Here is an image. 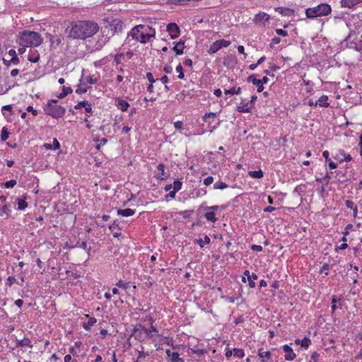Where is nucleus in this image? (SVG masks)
I'll return each mask as SVG.
<instances>
[{
  "instance_id": "f257e3e1",
  "label": "nucleus",
  "mask_w": 362,
  "mask_h": 362,
  "mask_svg": "<svg viewBox=\"0 0 362 362\" xmlns=\"http://www.w3.org/2000/svg\"><path fill=\"white\" fill-rule=\"evenodd\" d=\"M98 30L99 25L97 23L82 21L72 24L70 30L67 28L66 32L70 37L86 39L94 35Z\"/></svg>"
},
{
  "instance_id": "f03ea898",
  "label": "nucleus",
  "mask_w": 362,
  "mask_h": 362,
  "mask_svg": "<svg viewBox=\"0 0 362 362\" xmlns=\"http://www.w3.org/2000/svg\"><path fill=\"white\" fill-rule=\"evenodd\" d=\"M18 43L23 47H37L42 42V38L36 32L25 30L19 34Z\"/></svg>"
},
{
  "instance_id": "7ed1b4c3",
  "label": "nucleus",
  "mask_w": 362,
  "mask_h": 362,
  "mask_svg": "<svg viewBox=\"0 0 362 362\" xmlns=\"http://www.w3.org/2000/svg\"><path fill=\"white\" fill-rule=\"evenodd\" d=\"M57 100H49L44 108L45 113L52 117L58 119L63 117L65 114V107L57 104Z\"/></svg>"
},
{
  "instance_id": "20e7f679",
  "label": "nucleus",
  "mask_w": 362,
  "mask_h": 362,
  "mask_svg": "<svg viewBox=\"0 0 362 362\" xmlns=\"http://www.w3.org/2000/svg\"><path fill=\"white\" fill-rule=\"evenodd\" d=\"M331 12V7L327 4H320L317 6L308 8L305 10V15L308 18H315L327 16Z\"/></svg>"
},
{
  "instance_id": "39448f33",
  "label": "nucleus",
  "mask_w": 362,
  "mask_h": 362,
  "mask_svg": "<svg viewBox=\"0 0 362 362\" xmlns=\"http://www.w3.org/2000/svg\"><path fill=\"white\" fill-rule=\"evenodd\" d=\"M130 37L133 40H135L136 42H139L142 44H146L150 41V39L146 37L142 31L137 28V26H134L130 32L128 33L127 37L125 40L126 43L130 42Z\"/></svg>"
},
{
  "instance_id": "423d86ee",
  "label": "nucleus",
  "mask_w": 362,
  "mask_h": 362,
  "mask_svg": "<svg viewBox=\"0 0 362 362\" xmlns=\"http://www.w3.org/2000/svg\"><path fill=\"white\" fill-rule=\"evenodd\" d=\"M136 26L140 30V31H142L144 34L146 35V37H147L150 40L152 37H155L156 30L149 25L140 24L137 25Z\"/></svg>"
},
{
  "instance_id": "0eeeda50",
  "label": "nucleus",
  "mask_w": 362,
  "mask_h": 362,
  "mask_svg": "<svg viewBox=\"0 0 362 362\" xmlns=\"http://www.w3.org/2000/svg\"><path fill=\"white\" fill-rule=\"evenodd\" d=\"M167 31L169 33L171 38L175 39L180 35V28L177 24L170 23L167 25Z\"/></svg>"
},
{
  "instance_id": "6e6552de",
  "label": "nucleus",
  "mask_w": 362,
  "mask_h": 362,
  "mask_svg": "<svg viewBox=\"0 0 362 362\" xmlns=\"http://www.w3.org/2000/svg\"><path fill=\"white\" fill-rule=\"evenodd\" d=\"M269 18L270 16L269 14L264 12H260L255 16L254 22L255 23H262L264 25L265 23L269 20Z\"/></svg>"
},
{
  "instance_id": "1a4fd4ad",
  "label": "nucleus",
  "mask_w": 362,
  "mask_h": 362,
  "mask_svg": "<svg viewBox=\"0 0 362 362\" xmlns=\"http://www.w3.org/2000/svg\"><path fill=\"white\" fill-rule=\"evenodd\" d=\"M253 108L252 103L241 101L238 105L237 109L239 112H250Z\"/></svg>"
},
{
  "instance_id": "9d476101",
  "label": "nucleus",
  "mask_w": 362,
  "mask_h": 362,
  "mask_svg": "<svg viewBox=\"0 0 362 362\" xmlns=\"http://www.w3.org/2000/svg\"><path fill=\"white\" fill-rule=\"evenodd\" d=\"M282 349L283 351L286 353L284 357L286 361H293L296 358V355L290 346L285 344L283 346Z\"/></svg>"
},
{
  "instance_id": "9b49d317",
  "label": "nucleus",
  "mask_w": 362,
  "mask_h": 362,
  "mask_svg": "<svg viewBox=\"0 0 362 362\" xmlns=\"http://www.w3.org/2000/svg\"><path fill=\"white\" fill-rule=\"evenodd\" d=\"M247 81L252 83L253 85H255L257 87V91L258 92H262L264 90V86H262L260 79H257L256 78V76L255 74L250 75L247 78Z\"/></svg>"
},
{
  "instance_id": "f8f14e48",
  "label": "nucleus",
  "mask_w": 362,
  "mask_h": 362,
  "mask_svg": "<svg viewBox=\"0 0 362 362\" xmlns=\"http://www.w3.org/2000/svg\"><path fill=\"white\" fill-rule=\"evenodd\" d=\"M166 354L170 358V362H185L184 360L180 357L177 352H172L169 349L166 350Z\"/></svg>"
},
{
  "instance_id": "ddd939ff",
  "label": "nucleus",
  "mask_w": 362,
  "mask_h": 362,
  "mask_svg": "<svg viewBox=\"0 0 362 362\" xmlns=\"http://www.w3.org/2000/svg\"><path fill=\"white\" fill-rule=\"evenodd\" d=\"M122 25L123 23L120 20L115 19L112 21V23L110 24L111 30L115 33L121 32L122 30Z\"/></svg>"
},
{
  "instance_id": "4468645a",
  "label": "nucleus",
  "mask_w": 362,
  "mask_h": 362,
  "mask_svg": "<svg viewBox=\"0 0 362 362\" xmlns=\"http://www.w3.org/2000/svg\"><path fill=\"white\" fill-rule=\"evenodd\" d=\"M361 1L362 0H341V4L344 7L351 8Z\"/></svg>"
},
{
  "instance_id": "2eb2a0df",
  "label": "nucleus",
  "mask_w": 362,
  "mask_h": 362,
  "mask_svg": "<svg viewBox=\"0 0 362 362\" xmlns=\"http://www.w3.org/2000/svg\"><path fill=\"white\" fill-rule=\"evenodd\" d=\"M328 100V97L327 95H322L321 97H320V98L316 101L315 103V105H319L321 107H327L329 104V103L327 102Z\"/></svg>"
},
{
  "instance_id": "dca6fc26",
  "label": "nucleus",
  "mask_w": 362,
  "mask_h": 362,
  "mask_svg": "<svg viewBox=\"0 0 362 362\" xmlns=\"http://www.w3.org/2000/svg\"><path fill=\"white\" fill-rule=\"evenodd\" d=\"M134 213H135V211L132 210L131 209H118L117 210L118 215L125 216V217L133 216L134 214Z\"/></svg>"
},
{
  "instance_id": "f3484780",
  "label": "nucleus",
  "mask_w": 362,
  "mask_h": 362,
  "mask_svg": "<svg viewBox=\"0 0 362 362\" xmlns=\"http://www.w3.org/2000/svg\"><path fill=\"white\" fill-rule=\"evenodd\" d=\"M16 346H28V347H30V348L33 347V344L31 343V341L28 338H24L23 339L18 340Z\"/></svg>"
},
{
  "instance_id": "a211bd4d",
  "label": "nucleus",
  "mask_w": 362,
  "mask_h": 362,
  "mask_svg": "<svg viewBox=\"0 0 362 362\" xmlns=\"http://www.w3.org/2000/svg\"><path fill=\"white\" fill-rule=\"evenodd\" d=\"M184 49V41L180 40L173 48L177 54H182Z\"/></svg>"
},
{
  "instance_id": "6ab92c4d",
  "label": "nucleus",
  "mask_w": 362,
  "mask_h": 362,
  "mask_svg": "<svg viewBox=\"0 0 362 362\" xmlns=\"http://www.w3.org/2000/svg\"><path fill=\"white\" fill-rule=\"evenodd\" d=\"M117 107L122 111H127L129 107V104L124 100L119 99L117 102Z\"/></svg>"
},
{
  "instance_id": "aec40b11",
  "label": "nucleus",
  "mask_w": 362,
  "mask_h": 362,
  "mask_svg": "<svg viewBox=\"0 0 362 362\" xmlns=\"http://www.w3.org/2000/svg\"><path fill=\"white\" fill-rule=\"evenodd\" d=\"M221 48H220L219 43H218V40H216L211 45V46L208 50V52L209 54H214V53L217 52Z\"/></svg>"
},
{
  "instance_id": "412c9836",
  "label": "nucleus",
  "mask_w": 362,
  "mask_h": 362,
  "mask_svg": "<svg viewBox=\"0 0 362 362\" xmlns=\"http://www.w3.org/2000/svg\"><path fill=\"white\" fill-rule=\"evenodd\" d=\"M248 174L252 178H257V179L262 178L264 176V173L262 170L249 171Z\"/></svg>"
},
{
  "instance_id": "4be33fe9",
  "label": "nucleus",
  "mask_w": 362,
  "mask_h": 362,
  "mask_svg": "<svg viewBox=\"0 0 362 362\" xmlns=\"http://www.w3.org/2000/svg\"><path fill=\"white\" fill-rule=\"evenodd\" d=\"M195 243H197L201 247H203L205 245L210 243V238L207 235H205L204 239L199 238L195 240Z\"/></svg>"
},
{
  "instance_id": "5701e85b",
  "label": "nucleus",
  "mask_w": 362,
  "mask_h": 362,
  "mask_svg": "<svg viewBox=\"0 0 362 362\" xmlns=\"http://www.w3.org/2000/svg\"><path fill=\"white\" fill-rule=\"evenodd\" d=\"M225 94H230V95H238L241 93V88L240 87H233L230 89L225 90Z\"/></svg>"
},
{
  "instance_id": "b1692460",
  "label": "nucleus",
  "mask_w": 362,
  "mask_h": 362,
  "mask_svg": "<svg viewBox=\"0 0 362 362\" xmlns=\"http://www.w3.org/2000/svg\"><path fill=\"white\" fill-rule=\"evenodd\" d=\"M96 322V319L94 317H90L87 322L83 324V328L86 330L89 329Z\"/></svg>"
},
{
  "instance_id": "393cba45",
  "label": "nucleus",
  "mask_w": 362,
  "mask_h": 362,
  "mask_svg": "<svg viewBox=\"0 0 362 362\" xmlns=\"http://www.w3.org/2000/svg\"><path fill=\"white\" fill-rule=\"evenodd\" d=\"M204 217L207 221L215 223L216 221V218L215 217V214L214 211H209L205 214Z\"/></svg>"
},
{
  "instance_id": "a878e982",
  "label": "nucleus",
  "mask_w": 362,
  "mask_h": 362,
  "mask_svg": "<svg viewBox=\"0 0 362 362\" xmlns=\"http://www.w3.org/2000/svg\"><path fill=\"white\" fill-rule=\"evenodd\" d=\"M71 92H72V89L70 87L64 86L62 88V92L59 94V98H63L66 95H67L69 93H71Z\"/></svg>"
},
{
  "instance_id": "bb28decb",
  "label": "nucleus",
  "mask_w": 362,
  "mask_h": 362,
  "mask_svg": "<svg viewBox=\"0 0 362 362\" xmlns=\"http://www.w3.org/2000/svg\"><path fill=\"white\" fill-rule=\"evenodd\" d=\"M27 206L28 204L25 199H18V209L19 210H24Z\"/></svg>"
},
{
  "instance_id": "cd10ccee",
  "label": "nucleus",
  "mask_w": 362,
  "mask_h": 362,
  "mask_svg": "<svg viewBox=\"0 0 362 362\" xmlns=\"http://www.w3.org/2000/svg\"><path fill=\"white\" fill-rule=\"evenodd\" d=\"M116 286L119 288H122L124 290H127L130 288V282L124 283L122 280H119Z\"/></svg>"
},
{
  "instance_id": "c85d7f7f",
  "label": "nucleus",
  "mask_w": 362,
  "mask_h": 362,
  "mask_svg": "<svg viewBox=\"0 0 362 362\" xmlns=\"http://www.w3.org/2000/svg\"><path fill=\"white\" fill-rule=\"evenodd\" d=\"M227 187H228V185L225 182H221V181L216 182L214 185V188L216 189H223L226 188Z\"/></svg>"
},
{
  "instance_id": "c756f323",
  "label": "nucleus",
  "mask_w": 362,
  "mask_h": 362,
  "mask_svg": "<svg viewBox=\"0 0 362 362\" xmlns=\"http://www.w3.org/2000/svg\"><path fill=\"white\" fill-rule=\"evenodd\" d=\"M233 355H234V356H235L238 358H242L244 357L245 354H244V351L243 349H233Z\"/></svg>"
},
{
  "instance_id": "7c9ffc66",
  "label": "nucleus",
  "mask_w": 362,
  "mask_h": 362,
  "mask_svg": "<svg viewBox=\"0 0 362 362\" xmlns=\"http://www.w3.org/2000/svg\"><path fill=\"white\" fill-rule=\"evenodd\" d=\"M258 356H259V358H262V361L264 362V358L269 359L270 358L271 353L269 351H262L261 350H259Z\"/></svg>"
},
{
  "instance_id": "2f4dec72",
  "label": "nucleus",
  "mask_w": 362,
  "mask_h": 362,
  "mask_svg": "<svg viewBox=\"0 0 362 362\" xmlns=\"http://www.w3.org/2000/svg\"><path fill=\"white\" fill-rule=\"evenodd\" d=\"M143 330H144V333L148 337H153V334H152L153 332H157V329H156V328L154 326H151V329H146V328H144Z\"/></svg>"
},
{
  "instance_id": "473e14b6",
  "label": "nucleus",
  "mask_w": 362,
  "mask_h": 362,
  "mask_svg": "<svg viewBox=\"0 0 362 362\" xmlns=\"http://www.w3.org/2000/svg\"><path fill=\"white\" fill-rule=\"evenodd\" d=\"M311 343V341L310 339L308 338V337H304L302 340H301V346L307 349L309 345Z\"/></svg>"
},
{
  "instance_id": "72a5a7b5",
  "label": "nucleus",
  "mask_w": 362,
  "mask_h": 362,
  "mask_svg": "<svg viewBox=\"0 0 362 362\" xmlns=\"http://www.w3.org/2000/svg\"><path fill=\"white\" fill-rule=\"evenodd\" d=\"M157 170H158V171L159 172L158 177H161V178L163 179V176H165L164 165H163V164L160 163V164L157 166Z\"/></svg>"
},
{
  "instance_id": "f704fd0d",
  "label": "nucleus",
  "mask_w": 362,
  "mask_h": 362,
  "mask_svg": "<svg viewBox=\"0 0 362 362\" xmlns=\"http://www.w3.org/2000/svg\"><path fill=\"white\" fill-rule=\"evenodd\" d=\"M8 132H7V129L6 127H4L2 129V131H1V139L3 141H5L8 139Z\"/></svg>"
},
{
  "instance_id": "c9c22d12",
  "label": "nucleus",
  "mask_w": 362,
  "mask_h": 362,
  "mask_svg": "<svg viewBox=\"0 0 362 362\" xmlns=\"http://www.w3.org/2000/svg\"><path fill=\"white\" fill-rule=\"evenodd\" d=\"M176 71L179 73L177 77L180 79H182L185 76L183 73V69L181 64H178L176 67Z\"/></svg>"
},
{
  "instance_id": "e433bc0d",
  "label": "nucleus",
  "mask_w": 362,
  "mask_h": 362,
  "mask_svg": "<svg viewBox=\"0 0 362 362\" xmlns=\"http://www.w3.org/2000/svg\"><path fill=\"white\" fill-rule=\"evenodd\" d=\"M86 83L95 84L98 82V78L94 76H89L86 78Z\"/></svg>"
},
{
  "instance_id": "4c0bfd02",
  "label": "nucleus",
  "mask_w": 362,
  "mask_h": 362,
  "mask_svg": "<svg viewBox=\"0 0 362 362\" xmlns=\"http://www.w3.org/2000/svg\"><path fill=\"white\" fill-rule=\"evenodd\" d=\"M244 276H245V277L247 276V279H257V278H258V276L256 274L252 273V274H250V273L248 270H245L244 272Z\"/></svg>"
},
{
  "instance_id": "58836bf2",
  "label": "nucleus",
  "mask_w": 362,
  "mask_h": 362,
  "mask_svg": "<svg viewBox=\"0 0 362 362\" xmlns=\"http://www.w3.org/2000/svg\"><path fill=\"white\" fill-rule=\"evenodd\" d=\"M218 42L219 43L221 49L222 47H228L230 45V41H228V40H223V39L219 40H218Z\"/></svg>"
},
{
  "instance_id": "ea45409f",
  "label": "nucleus",
  "mask_w": 362,
  "mask_h": 362,
  "mask_svg": "<svg viewBox=\"0 0 362 362\" xmlns=\"http://www.w3.org/2000/svg\"><path fill=\"white\" fill-rule=\"evenodd\" d=\"M76 247H79L83 248V250H88V251H89L90 250V247L88 248V244H87L86 241H83L81 243L78 242L76 245Z\"/></svg>"
},
{
  "instance_id": "a19ab883",
  "label": "nucleus",
  "mask_w": 362,
  "mask_h": 362,
  "mask_svg": "<svg viewBox=\"0 0 362 362\" xmlns=\"http://www.w3.org/2000/svg\"><path fill=\"white\" fill-rule=\"evenodd\" d=\"M181 187L182 182L178 180H175L173 182V189L178 192L180 189H181Z\"/></svg>"
},
{
  "instance_id": "79ce46f5",
  "label": "nucleus",
  "mask_w": 362,
  "mask_h": 362,
  "mask_svg": "<svg viewBox=\"0 0 362 362\" xmlns=\"http://www.w3.org/2000/svg\"><path fill=\"white\" fill-rule=\"evenodd\" d=\"M340 299H338L336 296H333L332 298V313L334 312V310L337 309V302L339 301Z\"/></svg>"
},
{
  "instance_id": "37998d69",
  "label": "nucleus",
  "mask_w": 362,
  "mask_h": 362,
  "mask_svg": "<svg viewBox=\"0 0 362 362\" xmlns=\"http://www.w3.org/2000/svg\"><path fill=\"white\" fill-rule=\"evenodd\" d=\"M216 116V114L214 112L206 113L203 117L204 121L206 122L208 119H214Z\"/></svg>"
},
{
  "instance_id": "c03bdc74",
  "label": "nucleus",
  "mask_w": 362,
  "mask_h": 362,
  "mask_svg": "<svg viewBox=\"0 0 362 362\" xmlns=\"http://www.w3.org/2000/svg\"><path fill=\"white\" fill-rule=\"evenodd\" d=\"M329 269V266L328 264H324L323 266L321 268L320 273H325L326 276L328 275V271Z\"/></svg>"
},
{
  "instance_id": "a18cd8bd",
  "label": "nucleus",
  "mask_w": 362,
  "mask_h": 362,
  "mask_svg": "<svg viewBox=\"0 0 362 362\" xmlns=\"http://www.w3.org/2000/svg\"><path fill=\"white\" fill-rule=\"evenodd\" d=\"M16 185V181L15 180H11L5 182L4 185L6 188L13 187Z\"/></svg>"
},
{
  "instance_id": "49530a36",
  "label": "nucleus",
  "mask_w": 362,
  "mask_h": 362,
  "mask_svg": "<svg viewBox=\"0 0 362 362\" xmlns=\"http://www.w3.org/2000/svg\"><path fill=\"white\" fill-rule=\"evenodd\" d=\"M88 102L86 100L79 102L76 105H75L74 108L78 110L81 109V107H85L88 105Z\"/></svg>"
},
{
  "instance_id": "de8ad7c7",
  "label": "nucleus",
  "mask_w": 362,
  "mask_h": 362,
  "mask_svg": "<svg viewBox=\"0 0 362 362\" xmlns=\"http://www.w3.org/2000/svg\"><path fill=\"white\" fill-rule=\"evenodd\" d=\"M213 182L214 177L212 176H209L204 180V184L206 186L211 185Z\"/></svg>"
},
{
  "instance_id": "09e8293b",
  "label": "nucleus",
  "mask_w": 362,
  "mask_h": 362,
  "mask_svg": "<svg viewBox=\"0 0 362 362\" xmlns=\"http://www.w3.org/2000/svg\"><path fill=\"white\" fill-rule=\"evenodd\" d=\"M320 357V354L317 352H314L311 355V358L310 362H317L318 358Z\"/></svg>"
},
{
  "instance_id": "8fccbe9b",
  "label": "nucleus",
  "mask_w": 362,
  "mask_h": 362,
  "mask_svg": "<svg viewBox=\"0 0 362 362\" xmlns=\"http://www.w3.org/2000/svg\"><path fill=\"white\" fill-rule=\"evenodd\" d=\"M276 33L277 35L283 36V37H286L288 35L287 31L282 30V29H276Z\"/></svg>"
},
{
  "instance_id": "3c124183",
  "label": "nucleus",
  "mask_w": 362,
  "mask_h": 362,
  "mask_svg": "<svg viewBox=\"0 0 362 362\" xmlns=\"http://www.w3.org/2000/svg\"><path fill=\"white\" fill-rule=\"evenodd\" d=\"M9 211L7 205H4L3 206V207L1 208V210L0 211V216H3L4 214H6V216H8V211Z\"/></svg>"
},
{
  "instance_id": "603ef678",
  "label": "nucleus",
  "mask_w": 362,
  "mask_h": 362,
  "mask_svg": "<svg viewBox=\"0 0 362 362\" xmlns=\"http://www.w3.org/2000/svg\"><path fill=\"white\" fill-rule=\"evenodd\" d=\"M20 62V59L17 56H15L14 57H11V59L8 61V63L10 64L12 63L13 64H18Z\"/></svg>"
},
{
  "instance_id": "864d4df0",
  "label": "nucleus",
  "mask_w": 362,
  "mask_h": 362,
  "mask_svg": "<svg viewBox=\"0 0 362 362\" xmlns=\"http://www.w3.org/2000/svg\"><path fill=\"white\" fill-rule=\"evenodd\" d=\"M39 59H40V55L39 54H37L36 56H34V57H33V56H29L28 57V60L30 62H34V63L37 62Z\"/></svg>"
},
{
  "instance_id": "5fc2aeb1",
  "label": "nucleus",
  "mask_w": 362,
  "mask_h": 362,
  "mask_svg": "<svg viewBox=\"0 0 362 362\" xmlns=\"http://www.w3.org/2000/svg\"><path fill=\"white\" fill-rule=\"evenodd\" d=\"M346 206L349 209H353L354 206V203L351 200H346L345 202Z\"/></svg>"
},
{
  "instance_id": "6e6d98bb",
  "label": "nucleus",
  "mask_w": 362,
  "mask_h": 362,
  "mask_svg": "<svg viewBox=\"0 0 362 362\" xmlns=\"http://www.w3.org/2000/svg\"><path fill=\"white\" fill-rule=\"evenodd\" d=\"M251 249L254 251H257V252L262 251V247L261 245H252Z\"/></svg>"
},
{
  "instance_id": "4d7b16f0",
  "label": "nucleus",
  "mask_w": 362,
  "mask_h": 362,
  "mask_svg": "<svg viewBox=\"0 0 362 362\" xmlns=\"http://www.w3.org/2000/svg\"><path fill=\"white\" fill-rule=\"evenodd\" d=\"M146 78H148V80L149 81V82L151 83H153L156 81V80L154 79V78L153 76V74L150 72H148L146 74Z\"/></svg>"
},
{
  "instance_id": "13d9d810",
  "label": "nucleus",
  "mask_w": 362,
  "mask_h": 362,
  "mask_svg": "<svg viewBox=\"0 0 362 362\" xmlns=\"http://www.w3.org/2000/svg\"><path fill=\"white\" fill-rule=\"evenodd\" d=\"M192 352L194 353L197 355L201 356V355H203L205 353V351L204 349H193Z\"/></svg>"
},
{
  "instance_id": "bf43d9fd",
  "label": "nucleus",
  "mask_w": 362,
  "mask_h": 362,
  "mask_svg": "<svg viewBox=\"0 0 362 362\" xmlns=\"http://www.w3.org/2000/svg\"><path fill=\"white\" fill-rule=\"evenodd\" d=\"M16 281V279L14 277H13V276H8V278L7 279V284L8 286H11Z\"/></svg>"
},
{
  "instance_id": "052dcab7",
  "label": "nucleus",
  "mask_w": 362,
  "mask_h": 362,
  "mask_svg": "<svg viewBox=\"0 0 362 362\" xmlns=\"http://www.w3.org/2000/svg\"><path fill=\"white\" fill-rule=\"evenodd\" d=\"M27 111L32 112L34 116H36L37 115V111L34 110L32 106H28L27 107Z\"/></svg>"
},
{
  "instance_id": "680f3d73",
  "label": "nucleus",
  "mask_w": 362,
  "mask_h": 362,
  "mask_svg": "<svg viewBox=\"0 0 362 362\" xmlns=\"http://www.w3.org/2000/svg\"><path fill=\"white\" fill-rule=\"evenodd\" d=\"M238 51L239 53L243 54L244 56H245L244 57L245 58L246 57L247 54L245 53V48H244V47L243 45H239L238 47Z\"/></svg>"
},
{
  "instance_id": "e2e57ef3",
  "label": "nucleus",
  "mask_w": 362,
  "mask_h": 362,
  "mask_svg": "<svg viewBox=\"0 0 362 362\" xmlns=\"http://www.w3.org/2000/svg\"><path fill=\"white\" fill-rule=\"evenodd\" d=\"M53 146L54 149H58L60 147L59 142L57 139H53Z\"/></svg>"
},
{
  "instance_id": "0e129e2a",
  "label": "nucleus",
  "mask_w": 362,
  "mask_h": 362,
  "mask_svg": "<svg viewBox=\"0 0 362 362\" xmlns=\"http://www.w3.org/2000/svg\"><path fill=\"white\" fill-rule=\"evenodd\" d=\"M86 91H87V88H79L76 89V93H77L78 94H82V93H86Z\"/></svg>"
},
{
  "instance_id": "69168bd1",
  "label": "nucleus",
  "mask_w": 362,
  "mask_h": 362,
  "mask_svg": "<svg viewBox=\"0 0 362 362\" xmlns=\"http://www.w3.org/2000/svg\"><path fill=\"white\" fill-rule=\"evenodd\" d=\"M183 63H184L185 66H192V61L191 59H185Z\"/></svg>"
},
{
  "instance_id": "338daca9",
  "label": "nucleus",
  "mask_w": 362,
  "mask_h": 362,
  "mask_svg": "<svg viewBox=\"0 0 362 362\" xmlns=\"http://www.w3.org/2000/svg\"><path fill=\"white\" fill-rule=\"evenodd\" d=\"M164 71L167 74H170L173 71V68L171 66H165L164 67Z\"/></svg>"
},
{
  "instance_id": "774afa93",
  "label": "nucleus",
  "mask_w": 362,
  "mask_h": 362,
  "mask_svg": "<svg viewBox=\"0 0 362 362\" xmlns=\"http://www.w3.org/2000/svg\"><path fill=\"white\" fill-rule=\"evenodd\" d=\"M64 362H71L72 358H71V355L67 354L64 356Z\"/></svg>"
}]
</instances>
